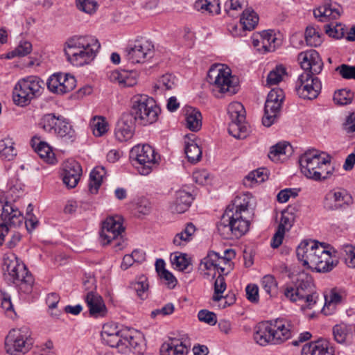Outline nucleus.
Returning <instances> with one entry per match:
<instances>
[{
  "label": "nucleus",
  "mask_w": 355,
  "mask_h": 355,
  "mask_svg": "<svg viewBox=\"0 0 355 355\" xmlns=\"http://www.w3.org/2000/svg\"><path fill=\"white\" fill-rule=\"evenodd\" d=\"M250 201V198L244 194L236 196L227 207L217 223L218 233L223 239H239L249 230L250 220L253 216L249 209Z\"/></svg>",
  "instance_id": "obj_1"
},
{
  "label": "nucleus",
  "mask_w": 355,
  "mask_h": 355,
  "mask_svg": "<svg viewBox=\"0 0 355 355\" xmlns=\"http://www.w3.org/2000/svg\"><path fill=\"white\" fill-rule=\"evenodd\" d=\"M298 62L305 71L297 78L295 90L297 95L304 99H314L320 92L322 85L317 77L323 67V62L315 50L301 52L297 56Z\"/></svg>",
  "instance_id": "obj_2"
},
{
  "label": "nucleus",
  "mask_w": 355,
  "mask_h": 355,
  "mask_svg": "<svg viewBox=\"0 0 355 355\" xmlns=\"http://www.w3.org/2000/svg\"><path fill=\"white\" fill-rule=\"evenodd\" d=\"M296 254L304 267L318 272H329L338 263L329 250L315 241L301 242L296 249Z\"/></svg>",
  "instance_id": "obj_3"
},
{
  "label": "nucleus",
  "mask_w": 355,
  "mask_h": 355,
  "mask_svg": "<svg viewBox=\"0 0 355 355\" xmlns=\"http://www.w3.org/2000/svg\"><path fill=\"white\" fill-rule=\"evenodd\" d=\"M293 334L294 327L290 321L277 318L259 323L255 327L254 339L261 346L278 345L288 340Z\"/></svg>",
  "instance_id": "obj_4"
},
{
  "label": "nucleus",
  "mask_w": 355,
  "mask_h": 355,
  "mask_svg": "<svg viewBox=\"0 0 355 355\" xmlns=\"http://www.w3.org/2000/svg\"><path fill=\"white\" fill-rule=\"evenodd\" d=\"M331 156L317 149H310L299 159L300 170L307 178L321 181L329 178L333 173Z\"/></svg>",
  "instance_id": "obj_5"
},
{
  "label": "nucleus",
  "mask_w": 355,
  "mask_h": 355,
  "mask_svg": "<svg viewBox=\"0 0 355 355\" xmlns=\"http://www.w3.org/2000/svg\"><path fill=\"white\" fill-rule=\"evenodd\" d=\"M100 47L98 40L93 36H75L67 42L64 52L68 61L80 67L93 60Z\"/></svg>",
  "instance_id": "obj_6"
},
{
  "label": "nucleus",
  "mask_w": 355,
  "mask_h": 355,
  "mask_svg": "<svg viewBox=\"0 0 355 355\" xmlns=\"http://www.w3.org/2000/svg\"><path fill=\"white\" fill-rule=\"evenodd\" d=\"M207 81L216 98H221L225 94L234 95L239 89L238 78L232 75L230 68L223 64H214L210 67Z\"/></svg>",
  "instance_id": "obj_7"
},
{
  "label": "nucleus",
  "mask_w": 355,
  "mask_h": 355,
  "mask_svg": "<svg viewBox=\"0 0 355 355\" xmlns=\"http://www.w3.org/2000/svg\"><path fill=\"white\" fill-rule=\"evenodd\" d=\"M284 294L291 302H303L302 309H309L313 307L319 297L311 276L306 273L298 275L293 284L286 285Z\"/></svg>",
  "instance_id": "obj_8"
},
{
  "label": "nucleus",
  "mask_w": 355,
  "mask_h": 355,
  "mask_svg": "<svg viewBox=\"0 0 355 355\" xmlns=\"http://www.w3.org/2000/svg\"><path fill=\"white\" fill-rule=\"evenodd\" d=\"M3 270L5 279L15 284L19 291L24 293L32 291L34 278L26 266L14 254L4 257Z\"/></svg>",
  "instance_id": "obj_9"
},
{
  "label": "nucleus",
  "mask_w": 355,
  "mask_h": 355,
  "mask_svg": "<svg viewBox=\"0 0 355 355\" xmlns=\"http://www.w3.org/2000/svg\"><path fill=\"white\" fill-rule=\"evenodd\" d=\"M130 157L133 166L142 175H148L157 168L160 160V156L148 144L134 146L130 150Z\"/></svg>",
  "instance_id": "obj_10"
},
{
  "label": "nucleus",
  "mask_w": 355,
  "mask_h": 355,
  "mask_svg": "<svg viewBox=\"0 0 355 355\" xmlns=\"http://www.w3.org/2000/svg\"><path fill=\"white\" fill-rule=\"evenodd\" d=\"M43 85L44 82L37 76H30L20 79L14 89V103L21 107L30 104L33 99L40 95Z\"/></svg>",
  "instance_id": "obj_11"
},
{
  "label": "nucleus",
  "mask_w": 355,
  "mask_h": 355,
  "mask_svg": "<svg viewBox=\"0 0 355 355\" xmlns=\"http://www.w3.org/2000/svg\"><path fill=\"white\" fill-rule=\"evenodd\" d=\"M24 220L19 209L12 202H0V245L9 232V227L19 226Z\"/></svg>",
  "instance_id": "obj_12"
},
{
  "label": "nucleus",
  "mask_w": 355,
  "mask_h": 355,
  "mask_svg": "<svg viewBox=\"0 0 355 355\" xmlns=\"http://www.w3.org/2000/svg\"><path fill=\"white\" fill-rule=\"evenodd\" d=\"M31 333L26 327L10 330L5 339V349L8 354L26 352L32 345Z\"/></svg>",
  "instance_id": "obj_13"
},
{
  "label": "nucleus",
  "mask_w": 355,
  "mask_h": 355,
  "mask_svg": "<svg viewBox=\"0 0 355 355\" xmlns=\"http://www.w3.org/2000/svg\"><path fill=\"white\" fill-rule=\"evenodd\" d=\"M154 45L144 37L130 42L124 49L125 59L132 64L142 63L153 57Z\"/></svg>",
  "instance_id": "obj_14"
},
{
  "label": "nucleus",
  "mask_w": 355,
  "mask_h": 355,
  "mask_svg": "<svg viewBox=\"0 0 355 355\" xmlns=\"http://www.w3.org/2000/svg\"><path fill=\"white\" fill-rule=\"evenodd\" d=\"M352 203V196L345 189H334L325 195L323 207L327 210L334 211L346 209Z\"/></svg>",
  "instance_id": "obj_15"
},
{
  "label": "nucleus",
  "mask_w": 355,
  "mask_h": 355,
  "mask_svg": "<svg viewBox=\"0 0 355 355\" xmlns=\"http://www.w3.org/2000/svg\"><path fill=\"white\" fill-rule=\"evenodd\" d=\"M47 89L56 94H64L72 91L76 86L74 76L58 72L52 74L46 82Z\"/></svg>",
  "instance_id": "obj_16"
},
{
  "label": "nucleus",
  "mask_w": 355,
  "mask_h": 355,
  "mask_svg": "<svg viewBox=\"0 0 355 355\" xmlns=\"http://www.w3.org/2000/svg\"><path fill=\"white\" fill-rule=\"evenodd\" d=\"M124 232L121 217L110 216L103 223L100 236L103 245L109 244L112 241L121 240V234Z\"/></svg>",
  "instance_id": "obj_17"
},
{
  "label": "nucleus",
  "mask_w": 355,
  "mask_h": 355,
  "mask_svg": "<svg viewBox=\"0 0 355 355\" xmlns=\"http://www.w3.org/2000/svg\"><path fill=\"white\" fill-rule=\"evenodd\" d=\"M82 175V168L75 160H67L62 164L61 176L63 183L68 188H74Z\"/></svg>",
  "instance_id": "obj_18"
},
{
  "label": "nucleus",
  "mask_w": 355,
  "mask_h": 355,
  "mask_svg": "<svg viewBox=\"0 0 355 355\" xmlns=\"http://www.w3.org/2000/svg\"><path fill=\"white\" fill-rule=\"evenodd\" d=\"M101 336L104 343L111 347H116L121 352L124 329H119L114 323H106L103 326Z\"/></svg>",
  "instance_id": "obj_19"
},
{
  "label": "nucleus",
  "mask_w": 355,
  "mask_h": 355,
  "mask_svg": "<svg viewBox=\"0 0 355 355\" xmlns=\"http://www.w3.org/2000/svg\"><path fill=\"white\" fill-rule=\"evenodd\" d=\"M245 118V112H230L231 122L228 127L229 134L236 139L245 137L248 131Z\"/></svg>",
  "instance_id": "obj_20"
},
{
  "label": "nucleus",
  "mask_w": 355,
  "mask_h": 355,
  "mask_svg": "<svg viewBox=\"0 0 355 355\" xmlns=\"http://www.w3.org/2000/svg\"><path fill=\"white\" fill-rule=\"evenodd\" d=\"M85 300L90 315L98 318L104 317L107 314V310L105 302L102 297L97 293L88 292L85 297Z\"/></svg>",
  "instance_id": "obj_21"
},
{
  "label": "nucleus",
  "mask_w": 355,
  "mask_h": 355,
  "mask_svg": "<svg viewBox=\"0 0 355 355\" xmlns=\"http://www.w3.org/2000/svg\"><path fill=\"white\" fill-rule=\"evenodd\" d=\"M342 8L336 2H326L313 10L314 17L320 21L337 19L341 14Z\"/></svg>",
  "instance_id": "obj_22"
},
{
  "label": "nucleus",
  "mask_w": 355,
  "mask_h": 355,
  "mask_svg": "<svg viewBox=\"0 0 355 355\" xmlns=\"http://www.w3.org/2000/svg\"><path fill=\"white\" fill-rule=\"evenodd\" d=\"M127 114L123 113L121 119L117 122L115 128V137L121 141H127L131 139L135 132V124L132 120H126Z\"/></svg>",
  "instance_id": "obj_23"
},
{
  "label": "nucleus",
  "mask_w": 355,
  "mask_h": 355,
  "mask_svg": "<svg viewBox=\"0 0 355 355\" xmlns=\"http://www.w3.org/2000/svg\"><path fill=\"white\" fill-rule=\"evenodd\" d=\"M189 347L185 341L178 338H170L160 347V355H187Z\"/></svg>",
  "instance_id": "obj_24"
},
{
  "label": "nucleus",
  "mask_w": 355,
  "mask_h": 355,
  "mask_svg": "<svg viewBox=\"0 0 355 355\" xmlns=\"http://www.w3.org/2000/svg\"><path fill=\"white\" fill-rule=\"evenodd\" d=\"M31 144L35 152L44 162L51 164L55 163L56 158L53 149L46 142L41 141L40 137L35 136L32 138Z\"/></svg>",
  "instance_id": "obj_25"
},
{
  "label": "nucleus",
  "mask_w": 355,
  "mask_h": 355,
  "mask_svg": "<svg viewBox=\"0 0 355 355\" xmlns=\"http://www.w3.org/2000/svg\"><path fill=\"white\" fill-rule=\"evenodd\" d=\"M132 108L135 111H160L155 100L146 94H137L131 98Z\"/></svg>",
  "instance_id": "obj_26"
},
{
  "label": "nucleus",
  "mask_w": 355,
  "mask_h": 355,
  "mask_svg": "<svg viewBox=\"0 0 355 355\" xmlns=\"http://www.w3.org/2000/svg\"><path fill=\"white\" fill-rule=\"evenodd\" d=\"M193 200L192 195L184 190H179L175 193V198L170 206L172 213L182 214L186 211Z\"/></svg>",
  "instance_id": "obj_27"
},
{
  "label": "nucleus",
  "mask_w": 355,
  "mask_h": 355,
  "mask_svg": "<svg viewBox=\"0 0 355 355\" xmlns=\"http://www.w3.org/2000/svg\"><path fill=\"white\" fill-rule=\"evenodd\" d=\"M302 355H334V352L327 341L318 340L304 345Z\"/></svg>",
  "instance_id": "obj_28"
},
{
  "label": "nucleus",
  "mask_w": 355,
  "mask_h": 355,
  "mask_svg": "<svg viewBox=\"0 0 355 355\" xmlns=\"http://www.w3.org/2000/svg\"><path fill=\"white\" fill-rule=\"evenodd\" d=\"M137 72L135 71H111L109 78L112 82H117L126 87H132L137 84Z\"/></svg>",
  "instance_id": "obj_29"
},
{
  "label": "nucleus",
  "mask_w": 355,
  "mask_h": 355,
  "mask_svg": "<svg viewBox=\"0 0 355 355\" xmlns=\"http://www.w3.org/2000/svg\"><path fill=\"white\" fill-rule=\"evenodd\" d=\"M284 100V94L282 89H272L268 94L264 111H280Z\"/></svg>",
  "instance_id": "obj_30"
},
{
  "label": "nucleus",
  "mask_w": 355,
  "mask_h": 355,
  "mask_svg": "<svg viewBox=\"0 0 355 355\" xmlns=\"http://www.w3.org/2000/svg\"><path fill=\"white\" fill-rule=\"evenodd\" d=\"M194 135H187L184 139V152L188 160L190 162L194 163L198 162L202 157V150L198 144L192 138Z\"/></svg>",
  "instance_id": "obj_31"
},
{
  "label": "nucleus",
  "mask_w": 355,
  "mask_h": 355,
  "mask_svg": "<svg viewBox=\"0 0 355 355\" xmlns=\"http://www.w3.org/2000/svg\"><path fill=\"white\" fill-rule=\"evenodd\" d=\"M137 334V332L132 330L124 329L123 344L121 349L122 353H127L131 350H137V349L139 347L141 339ZM135 352L139 353V351H135Z\"/></svg>",
  "instance_id": "obj_32"
},
{
  "label": "nucleus",
  "mask_w": 355,
  "mask_h": 355,
  "mask_svg": "<svg viewBox=\"0 0 355 355\" xmlns=\"http://www.w3.org/2000/svg\"><path fill=\"white\" fill-rule=\"evenodd\" d=\"M128 115L125 116L127 120H132L134 124L141 125H150L157 121L158 119V112H125Z\"/></svg>",
  "instance_id": "obj_33"
},
{
  "label": "nucleus",
  "mask_w": 355,
  "mask_h": 355,
  "mask_svg": "<svg viewBox=\"0 0 355 355\" xmlns=\"http://www.w3.org/2000/svg\"><path fill=\"white\" fill-rule=\"evenodd\" d=\"M235 257V252L232 249H227L223 252V255L220 256L219 261L215 270L219 274L228 275L232 270V259Z\"/></svg>",
  "instance_id": "obj_34"
},
{
  "label": "nucleus",
  "mask_w": 355,
  "mask_h": 355,
  "mask_svg": "<svg viewBox=\"0 0 355 355\" xmlns=\"http://www.w3.org/2000/svg\"><path fill=\"white\" fill-rule=\"evenodd\" d=\"M105 174V169L103 166H96L91 171L88 185L91 193L95 194L98 192Z\"/></svg>",
  "instance_id": "obj_35"
},
{
  "label": "nucleus",
  "mask_w": 355,
  "mask_h": 355,
  "mask_svg": "<svg viewBox=\"0 0 355 355\" xmlns=\"http://www.w3.org/2000/svg\"><path fill=\"white\" fill-rule=\"evenodd\" d=\"M54 131L58 137L65 141H73L76 137V132L72 125L62 116Z\"/></svg>",
  "instance_id": "obj_36"
},
{
  "label": "nucleus",
  "mask_w": 355,
  "mask_h": 355,
  "mask_svg": "<svg viewBox=\"0 0 355 355\" xmlns=\"http://www.w3.org/2000/svg\"><path fill=\"white\" fill-rule=\"evenodd\" d=\"M240 21L243 31H252L259 22V16L254 10L247 9L243 12Z\"/></svg>",
  "instance_id": "obj_37"
},
{
  "label": "nucleus",
  "mask_w": 355,
  "mask_h": 355,
  "mask_svg": "<svg viewBox=\"0 0 355 355\" xmlns=\"http://www.w3.org/2000/svg\"><path fill=\"white\" fill-rule=\"evenodd\" d=\"M352 325L343 322L336 324L332 329L334 339L339 344L347 343L348 336L352 333Z\"/></svg>",
  "instance_id": "obj_38"
},
{
  "label": "nucleus",
  "mask_w": 355,
  "mask_h": 355,
  "mask_svg": "<svg viewBox=\"0 0 355 355\" xmlns=\"http://www.w3.org/2000/svg\"><path fill=\"white\" fill-rule=\"evenodd\" d=\"M175 86V77L171 73L162 76L153 86L155 93H162L164 91L170 90Z\"/></svg>",
  "instance_id": "obj_39"
},
{
  "label": "nucleus",
  "mask_w": 355,
  "mask_h": 355,
  "mask_svg": "<svg viewBox=\"0 0 355 355\" xmlns=\"http://www.w3.org/2000/svg\"><path fill=\"white\" fill-rule=\"evenodd\" d=\"M196 227L192 223H188L185 229L178 233L173 239V244L176 246H184L192 239Z\"/></svg>",
  "instance_id": "obj_40"
},
{
  "label": "nucleus",
  "mask_w": 355,
  "mask_h": 355,
  "mask_svg": "<svg viewBox=\"0 0 355 355\" xmlns=\"http://www.w3.org/2000/svg\"><path fill=\"white\" fill-rule=\"evenodd\" d=\"M89 125L96 137L103 136L108 130V123L106 119L102 116H93Z\"/></svg>",
  "instance_id": "obj_41"
},
{
  "label": "nucleus",
  "mask_w": 355,
  "mask_h": 355,
  "mask_svg": "<svg viewBox=\"0 0 355 355\" xmlns=\"http://www.w3.org/2000/svg\"><path fill=\"white\" fill-rule=\"evenodd\" d=\"M291 146L286 141L279 142L270 147L268 157L273 162H278L282 155H285L291 152Z\"/></svg>",
  "instance_id": "obj_42"
},
{
  "label": "nucleus",
  "mask_w": 355,
  "mask_h": 355,
  "mask_svg": "<svg viewBox=\"0 0 355 355\" xmlns=\"http://www.w3.org/2000/svg\"><path fill=\"white\" fill-rule=\"evenodd\" d=\"M304 37L306 44L310 46L317 47L322 42V33L313 26L306 27Z\"/></svg>",
  "instance_id": "obj_43"
},
{
  "label": "nucleus",
  "mask_w": 355,
  "mask_h": 355,
  "mask_svg": "<svg viewBox=\"0 0 355 355\" xmlns=\"http://www.w3.org/2000/svg\"><path fill=\"white\" fill-rule=\"evenodd\" d=\"M185 126L192 132H198L202 127V116L201 112H186Z\"/></svg>",
  "instance_id": "obj_44"
},
{
  "label": "nucleus",
  "mask_w": 355,
  "mask_h": 355,
  "mask_svg": "<svg viewBox=\"0 0 355 355\" xmlns=\"http://www.w3.org/2000/svg\"><path fill=\"white\" fill-rule=\"evenodd\" d=\"M262 47H264L265 52L275 51L279 44L278 40L272 31H263L261 33Z\"/></svg>",
  "instance_id": "obj_45"
},
{
  "label": "nucleus",
  "mask_w": 355,
  "mask_h": 355,
  "mask_svg": "<svg viewBox=\"0 0 355 355\" xmlns=\"http://www.w3.org/2000/svg\"><path fill=\"white\" fill-rule=\"evenodd\" d=\"M195 8L198 10L207 11L209 13L218 14L220 12L218 0H197L195 3Z\"/></svg>",
  "instance_id": "obj_46"
},
{
  "label": "nucleus",
  "mask_w": 355,
  "mask_h": 355,
  "mask_svg": "<svg viewBox=\"0 0 355 355\" xmlns=\"http://www.w3.org/2000/svg\"><path fill=\"white\" fill-rule=\"evenodd\" d=\"M261 285L270 297H274L277 294V282L273 275L263 276L261 281Z\"/></svg>",
  "instance_id": "obj_47"
},
{
  "label": "nucleus",
  "mask_w": 355,
  "mask_h": 355,
  "mask_svg": "<svg viewBox=\"0 0 355 355\" xmlns=\"http://www.w3.org/2000/svg\"><path fill=\"white\" fill-rule=\"evenodd\" d=\"M61 116H55L54 113H49L44 114L40 122V125L46 132H51L55 129L60 120H61Z\"/></svg>",
  "instance_id": "obj_48"
},
{
  "label": "nucleus",
  "mask_w": 355,
  "mask_h": 355,
  "mask_svg": "<svg viewBox=\"0 0 355 355\" xmlns=\"http://www.w3.org/2000/svg\"><path fill=\"white\" fill-rule=\"evenodd\" d=\"M16 155L13 143L10 139H3L0 141V156L2 159L12 160Z\"/></svg>",
  "instance_id": "obj_49"
},
{
  "label": "nucleus",
  "mask_w": 355,
  "mask_h": 355,
  "mask_svg": "<svg viewBox=\"0 0 355 355\" xmlns=\"http://www.w3.org/2000/svg\"><path fill=\"white\" fill-rule=\"evenodd\" d=\"M224 275L219 274L214 282V293L212 296V300L214 302H220L223 298V293L226 289V283Z\"/></svg>",
  "instance_id": "obj_50"
},
{
  "label": "nucleus",
  "mask_w": 355,
  "mask_h": 355,
  "mask_svg": "<svg viewBox=\"0 0 355 355\" xmlns=\"http://www.w3.org/2000/svg\"><path fill=\"white\" fill-rule=\"evenodd\" d=\"M286 74V69L282 65H277L267 76V85L272 86L278 84L282 76Z\"/></svg>",
  "instance_id": "obj_51"
},
{
  "label": "nucleus",
  "mask_w": 355,
  "mask_h": 355,
  "mask_svg": "<svg viewBox=\"0 0 355 355\" xmlns=\"http://www.w3.org/2000/svg\"><path fill=\"white\" fill-rule=\"evenodd\" d=\"M220 254L216 252L211 251L207 255L201 260L200 266L204 267L205 270H216L220 259Z\"/></svg>",
  "instance_id": "obj_52"
},
{
  "label": "nucleus",
  "mask_w": 355,
  "mask_h": 355,
  "mask_svg": "<svg viewBox=\"0 0 355 355\" xmlns=\"http://www.w3.org/2000/svg\"><path fill=\"white\" fill-rule=\"evenodd\" d=\"M354 94L350 90L340 89L334 93V101L336 104L345 105L352 103Z\"/></svg>",
  "instance_id": "obj_53"
},
{
  "label": "nucleus",
  "mask_w": 355,
  "mask_h": 355,
  "mask_svg": "<svg viewBox=\"0 0 355 355\" xmlns=\"http://www.w3.org/2000/svg\"><path fill=\"white\" fill-rule=\"evenodd\" d=\"M151 210L152 205L148 199L146 198L138 199L135 207V214L138 217L149 214Z\"/></svg>",
  "instance_id": "obj_54"
},
{
  "label": "nucleus",
  "mask_w": 355,
  "mask_h": 355,
  "mask_svg": "<svg viewBox=\"0 0 355 355\" xmlns=\"http://www.w3.org/2000/svg\"><path fill=\"white\" fill-rule=\"evenodd\" d=\"M171 260L172 264L180 271L186 270L191 265V260L187 257V254H175Z\"/></svg>",
  "instance_id": "obj_55"
},
{
  "label": "nucleus",
  "mask_w": 355,
  "mask_h": 355,
  "mask_svg": "<svg viewBox=\"0 0 355 355\" xmlns=\"http://www.w3.org/2000/svg\"><path fill=\"white\" fill-rule=\"evenodd\" d=\"M324 307L323 311L326 312V308L332 306V309L335 308V306L342 302L343 295L340 293L338 292L336 289H332L329 295H326ZM327 314V313H325Z\"/></svg>",
  "instance_id": "obj_56"
},
{
  "label": "nucleus",
  "mask_w": 355,
  "mask_h": 355,
  "mask_svg": "<svg viewBox=\"0 0 355 355\" xmlns=\"http://www.w3.org/2000/svg\"><path fill=\"white\" fill-rule=\"evenodd\" d=\"M324 31L329 37L336 39L342 38L345 35L344 28L340 24H336V25L332 24H325Z\"/></svg>",
  "instance_id": "obj_57"
},
{
  "label": "nucleus",
  "mask_w": 355,
  "mask_h": 355,
  "mask_svg": "<svg viewBox=\"0 0 355 355\" xmlns=\"http://www.w3.org/2000/svg\"><path fill=\"white\" fill-rule=\"evenodd\" d=\"M198 320L200 322L207 323L209 325H215L217 322L216 315L207 309L200 310L198 313Z\"/></svg>",
  "instance_id": "obj_58"
},
{
  "label": "nucleus",
  "mask_w": 355,
  "mask_h": 355,
  "mask_svg": "<svg viewBox=\"0 0 355 355\" xmlns=\"http://www.w3.org/2000/svg\"><path fill=\"white\" fill-rule=\"evenodd\" d=\"M193 179L196 183L200 185H206L211 182L210 174L205 169L194 171L193 173Z\"/></svg>",
  "instance_id": "obj_59"
},
{
  "label": "nucleus",
  "mask_w": 355,
  "mask_h": 355,
  "mask_svg": "<svg viewBox=\"0 0 355 355\" xmlns=\"http://www.w3.org/2000/svg\"><path fill=\"white\" fill-rule=\"evenodd\" d=\"M32 51V44L27 41L21 42L19 45L13 51H12V57L14 56H19L23 57L26 56L28 53H30Z\"/></svg>",
  "instance_id": "obj_60"
},
{
  "label": "nucleus",
  "mask_w": 355,
  "mask_h": 355,
  "mask_svg": "<svg viewBox=\"0 0 355 355\" xmlns=\"http://www.w3.org/2000/svg\"><path fill=\"white\" fill-rule=\"evenodd\" d=\"M132 288L137 292L140 298L144 299L146 297L145 293L148 291V284L145 277H141L139 281L132 283Z\"/></svg>",
  "instance_id": "obj_61"
},
{
  "label": "nucleus",
  "mask_w": 355,
  "mask_h": 355,
  "mask_svg": "<svg viewBox=\"0 0 355 355\" xmlns=\"http://www.w3.org/2000/svg\"><path fill=\"white\" fill-rule=\"evenodd\" d=\"M294 221L295 218L293 215L288 212L283 211L282 212L281 220L278 228L283 230L284 231H288L293 226Z\"/></svg>",
  "instance_id": "obj_62"
},
{
  "label": "nucleus",
  "mask_w": 355,
  "mask_h": 355,
  "mask_svg": "<svg viewBox=\"0 0 355 355\" xmlns=\"http://www.w3.org/2000/svg\"><path fill=\"white\" fill-rule=\"evenodd\" d=\"M336 71L345 79H355V66L343 64L338 66Z\"/></svg>",
  "instance_id": "obj_63"
},
{
  "label": "nucleus",
  "mask_w": 355,
  "mask_h": 355,
  "mask_svg": "<svg viewBox=\"0 0 355 355\" xmlns=\"http://www.w3.org/2000/svg\"><path fill=\"white\" fill-rule=\"evenodd\" d=\"M343 250L347 264L350 267L355 268V247L351 245H343Z\"/></svg>",
  "instance_id": "obj_64"
}]
</instances>
